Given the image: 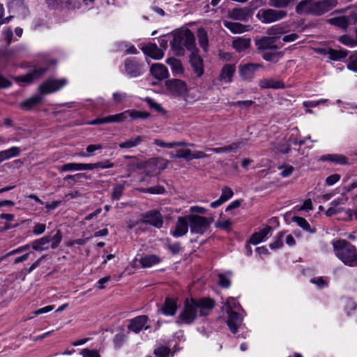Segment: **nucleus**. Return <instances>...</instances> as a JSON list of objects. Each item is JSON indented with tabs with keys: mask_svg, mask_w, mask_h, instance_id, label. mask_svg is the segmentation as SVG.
I'll list each match as a JSON object with an SVG mask.
<instances>
[{
	"mask_svg": "<svg viewBox=\"0 0 357 357\" xmlns=\"http://www.w3.org/2000/svg\"><path fill=\"white\" fill-rule=\"evenodd\" d=\"M229 17L234 20L244 21L248 17V13L244 8H234L229 13Z\"/></svg>",
	"mask_w": 357,
	"mask_h": 357,
	"instance_id": "36",
	"label": "nucleus"
},
{
	"mask_svg": "<svg viewBox=\"0 0 357 357\" xmlns=\"http://www.w3.org/2000/svg\"><path fill=\"white\" fill-rule=\"evenodd\" d=\"M347 68L351 71L357 73V54H352L349 57Z\"/></svg>",
	"mask_w": 357,
	"mask_h": 357,
	"instance_id": "47",
	"label": "nucleus"
},
{
	"mask_svg": "<svg viewBox=\"0 0 357 357\" xmlns=\"http://www.w3.org/2000/svg\"><path fill=\"white\" fill-rule=\"evenodd\" d=\"M188 223L187 216L178 217L176 223L175 229L172 231V234L174 237L184 236L188 231Z\"/></svg>",
	"mask_w": 357,
	"mask_h": 357,
	"instance_id": "16",
	"label": "nucleus"
},
{
	"mask_svg": "<svg viewBox=\"0 0 357 357\" xmlns=\"http://www.w3.org/2000/svg\"><path fill=\"white\" fill-rule=\"evenodd\" d=\"M284 232H283V231H280L278 234L274 242L269 245V247L271 249H273V250L278 249L282 246V245H283L282 238L284 237Z\"/></svg>",
	"mask_w": 357,
	"mask_h": 357,
	"instance_id": "49",
	"label": "nucleus"
},
{
	"mask_svg": "<svg viewBox=\"0 0 357 357\" xmlns=\"http://www.w3.org/2000/svg\"><path fill=\"white\" fill-rule=\"evenodd\" d=\"M51 241L50 236H45L43 238L35 240L31 243V247L33 250L43 251L48 249L47 244Z\"/></svg>",
	"mask_w": 357,
	"mask_h": 357,
	"instance_id": "28",
	"label": "nucleus"
},
{
	"mask_svg": "<svg viewBox=\"0 0 357 357\" xmlns=\"http://www.w3.org/2000/svg\"><path fill=\"white\" fill-rule=\"evenodd\" d=\"M46 226L45 224L38 223L36 224L33 229V234L38 235L43 233L45 230Z\"/></svg>",
	"mask_w": 357,
	"mask_h": 357,
	"instance_id": "63",
	"label": "nucleus"
},
{
	"mask_svg": "<svg viewBox=\"0 0 357 357\" xmlns=\"http://www.w3.org/2000/svg\"><path fill=\"white\" fill-rule=\"evenodd\" d=\"M127 118L128 114L127 110H126L119 114L107 116V121L108 123H122L124 122Z\"/></svg>",
	"mask_w": 357,
	"mask_h": 357,
	"instance_id": "43",
	"label": "nucleus"
},
{
	"mask_svg": "<svg viewBox=\"0 0 357 357\" xmlns=\"http://www.w3.org/2000/svg\"><path fill=\"white\" fill-rule=\"evenodd\" d=\"M68 83V80L65 78L56 79L50 78L45 81L38 87V92L40 95H46L52 93L60 90Z\"/></svg>",
	"mask_w": 357,
	"mask_h": 357,
	"instance_id": "9",
	"label": "nucleus"
},
{
	"mask_svg": "<svg viewBox=\"0 0 357 357\" xmlns=\"http://www.w3.org/2000/svg\"><path fill=\"white\" fill-rule=\"evenodd\" d=\"M228 319L227 325L232 333L237 332L238 327L241 322L240 315L238 312L227 310Z\"/></svg>",
	"mask_w": 357,
	"mask_h": 357,
	"instance_id": "20",
	"label": "nucleus"
},
{
	"mask_svg": "<svg viewBox=\"0 0 357 357\" xmlns=\"http://www.w3.org/2000/svg\"><path fill=\"white\" fill-rule=\"evenodd\" d=\"M197 37H198V41H199V45L204 50H206L208 47V40L207 32L206 31V30L204 28L201 27V28L198 29Z\"/></svg>",
	"mask_w": 357,
	"mask_h": 357,
	"instance_id": "39",
	"label": "nucleus"
},
{
	"mask_svg": "<svg viewBox=\"0 0 357 357\" xmlns=\"http://www.w3.org/2000/svg\"><path fill=\"white\" fill-rule=\"evenodd\" d=\"M190 66L196 74L197 77H200L204 75V63L202 58L197 52L191 53L189 56Z\"/></svg>",
	"mask_w": 357,
	"mask_h": 357,
	"instance_id": "15",
	"label": "nucleus"
},
{
	"mask_svg": "<svg viewBox=\"0 0 357 357\" xmlns=\"http://www.w3.org/2000/svg\"><path fill=\"white\" fill-rule=\"evenodd\" d=\"M166 63L171 67L174 74L181 75L184 72V68L180 60L171 57L167 59Z\"/></svg>",
	"mask_w": 357,
	"mask_h": 357,
	"instance_id": "31",
	"label": "nucleus"
},
{
	"mask_svg": "<svg viewBox=\"0 0 357 357\" xmlns=\"http://www.w3.org/2000/svg\"><path fill=\"white\" fill-rule=\"evenodd\" d=\"M82 178L89 179L90 176L84 173H79L75 175H67L65 176L64 180H73L74 182H80Z\"/></svg>",
	"mask_w": 357,
	"mask_h": 357,
	"instance_id": "52",
	"label": "nucleus"
},
{
	"mask_svg": "<svg viewBox=\"0 0 357 357\" xmlns=\"http://www.w3.org/2000/svg\"><path fill=\"white\" fill-rule=\"evenodd\" d=\"M231 222L229 220H227L225 221H218L215 223V227L218 228H221L225 230H229L231 227Z\"/></svg>",
	"mask_w": 357,
	"mask_h": 357,
	"instance_id": "61",
	"label": "nucleus"
},
{
	"mask_svg": "<svg viewBox=\"0 0 357 357\" xmlns=\"http://www.w3.org/2000/svg\"><path fill=\"white\" fill-rule=\"evenodd\" d=\"M142 221L156 228H161L163 225V219L161 213L158 211H151L142 215Z\"/></svg>",
	"mask_w": 357,
	"mask_h": 357,
	"instance_id": "12",
	"label": "nucleus"
},
{
	"mask_svg": "<svg viewBox=\"0 0 357 357\" xmlns=\"http://www.w3.org/2000/svg\"><path fill=\"white\" fill-rule=\"evenodd\" d=\"M261 63H248L239 66V74L244 79H251L258 68H262Z\"/></svg>",
	"mask_w": 357,
	"mask_h": 357,
	"instance_id": "14",
	"label": "nucleus"
},
{
	"mask_svg": "<svg viewBox=\"0 0 357 357\" xmlns=\"http://www.w3.org/2000/svg\"><path fill=\"white\" fill-rule=\"evenodd\" d=\"M192 151L190 149H179L176 154H171L172 158H183L188 161L191 160Z\"/></svg>",
	"mask_w": 357,
	"mask_h": 357,
	"instance_id": "44",
	"label": "nucleus"
},
{
	"mask_svg": "<svg viewBox=\"0 0 357 357\" xmlns=\"http://www.w3.org/2000/svg\"><path fill=\"white\" fill-rule=\"evenodd\" d=\"M223 24L233 33H242L249 30V26L243 25L238 22H232L225 20L223 22Z\"/></svg>",
	"mask_w": 357,
	"mask_h": 357,
	"instance_id": "24",
	"label": "nucleus"
},
{
	"mask_svg": "<svg viewBox=\"0 0 357 357\" xmlns=\"http://www.w3.org/2000/svg\"><path fill=\"white\" fill-rule=\"evenodd\" d=\"M294 1L295 0H269V5L277 8H284Z\"/></svg>",
	"mask_w": 357,
	"mask_h": 357,
	"instance_id": "46",
	"label": "nucleus"
},
{
	"mask_svg": "<svg viewBox=\"0 0 357 357\" xmlns=\"http://www.w3.org/2000/svg\"><path fill=\"white\" fill-rule=\"evenodd\" d=\"M241 145H243V143L241 142H234L228 146H224V147H219V148H207L206 151L213 152L215 153H220L223 152H231L234 151L236 149H239Z\"/></svg>",
	"mask_w": 357,
	"mask_h": 357,
	"instance_id": "30",
	"label": "nucleus"
},
{
	"mask_svg": "<svg viewBox=\"0 0 357 357\" xmlns=\"http://www.w3.org/2000/svg\"><path fill=\"white\" fill-rule=\"evenodd\" d=\"M144 139V137L141 135H137L135 137L127 139L119 144V146L121 149H130L137 146Z\"/></svg>",
	"mask_w": 357,
	"mask_h": 357,
	"instance_id": "33",
	"label": "nucleus"
},
{
	"mask_svg": "<svg viewBox=\"0 0 357 357\" xmlns=\"http://www.w3.org/2000/svg\"><path fill=\"white\" fill-rule=\"evenodd\" d=\"M190 231L194 234H203L213 222V218H208L199 215H187Z\"/></svg>",
	"mask_w": 357,
	"mask_h": 357,
	"instance_id": "4",
	"label": "nucleus"
},
{
	"mask_svg": "<svg viewBox=\"0 0 357 357\" xmlns=\"http://www.w3.org/2000/svg\"><path fill=\"white\" fill-rule=\"evenodd\" d=\"M321 161H330L335 164L348 165V158L341 154H327L320 158Z\"/></svg>",
	"mask_w": 357,
	"mask_h": 357,
	"instance_id": "22",
	"label": "nucleus"
},
{
	"mask_svg": "<svg viewBox=\"0 0 357 357\" xmlns=\"http://www.w3.org/2000/svg\"><path fill=\"white\" fill-rule=\"evenodd\" d=\"M141 192H148L150 194H162L165 192V188L161 185H156L148 188H142L140 190Z\"/></svg>",
	"mask_w": 357,
	"mask_h": 357,
	"instance_id": "50",
	"label": "nucleus"
},
{
	"mask_svg": "<svg viewBox=\"0 0 357 357\" xmlns=\"http://www.w3.org/2000/svg\"><path fill=\"white\" fill-rule=\"evenodd\" d=\"M169 352V349L166 347H160L154 350V354L158 357H166Z\"/></svg>",
	"mask_w": 357,
	"mask_h": 357,
	"instance_id": "57",
	"label": "nucleus"
},
{
	"mask_svg": "<svg viewBox=\"0 0 357 357\" xmlns=\"http://www.w3.org/2000/svg\"><path fill=\"white\" fill-rule=\"evenodd\" d=\"M261 89H282L284 85L282 82L273 79H263L259 82Z\"/></svg>",
	"mask_w": 357,
	"mask_h": 357,
	"instance_id": "26",
	"label": "nucleus"
},
{
	"mask_svg": "<svg viewBox=\"0 0 357 357\" xmlns=\"http://www.w3.org/2000/svg\"><path fill=\"white\" fill-rule=\"evenodd\" d=\"M280 169H282L280 174L282 177H287L290 176L294 171V167L291 165L282 166L280 167Z\"/></svg>",
	"mask_w": 357,
	"mask_h": 357,
	"instance_id": "59",
	"label": "nucleus"
},
{
	"mask_svg": "<svg viewBox=\"0 0 357 357\" xmlns=\"http://www.w3.org/2000/svg\"><path fill=\"white\" fill-rule=\"evenodd\" d=\"M176 310V301L174 298H167L160 310L165 315H174Z\"/></svg>",
	"mask_w": 357,
	"mask_h": 357,
	"instance_id": "23",
	"label": "nucleus"
},
{
	"mask_svg": "<svg viewBox=\"0 0 357 357\" xmlns=\"http://www.w3.org/2000/svg\"><path fill=\"white\" fill-rule=\"evenodd\" d=\"M251 39L249 38L238 37L232 42V47L238 52H241L250 47Z\"/></svg>",
	"mask_w": 357,
	"mask_h": 357,
	"instance_id": "21",
	"label": "nucleus"
},
{
	"mask_svg": "<svg viewBox=\"0 0 357 357\" xmlns=\"http://www.w3.org/2000/svg\"><path fill=\"white\" fill-rule=\"evenodd\" d=\"M126 73L132 77H136L143 73L142 64L135 59H127L125 61Z\"/></svg>",
	"mask_w": 357,
	"mask_h": 357,
	"instance_id": "13",
	"label": "nucleus"
},
{
	"mask_svg": "<svg viewBox=\"0 0 357 357\" xmlns=\"http://www.w3.org/2000/svg\"><path fill=\"white\" fill-rule=\"evenodd\" d=\"M261 57L267 61L276 62L275 59H280L283 56L282 52H268V50L260 52Z\"/></svg>",
	"mask_w": 357,
	"mask_h": 357,
	"instance_id": "41",
	"label": "nucleus"
},
{
	"mask_svg": "<svg viewBox=\"0 0 357 357\" xmlns=\"http://www.w3.org/2000/svg\"><path fill=\"white\" fill-rule=\"evenodd\" d=\"M182 45L185 46L191 53L197 52L195 46V38L193 33L189 30L185 33H180L175 36L172 42V46L175 48H181Z\"/></svg>",
	"mask_w": 357,
	"mask_h": 357,
	"instance_id": "6",
	"label": "nucleus"
},
{
	"mask_svg": "<svg viewBox=\"0 0 357 357\" xmlns=\"http://www.w3.org/2000/svg\"><path fill=\"white\" fill-rule=\"evenodd\" d=\"M286 32L285 29L280 25H275L266 30V33L268 37H275V41L279 38V37Z\"/></svg>",
	"mask_w": 357,
	"mask_h": 357,
	"instance_id": "37",
	"label": "nucleus"
},
{
	"mask_svg": "<svg viewBox=\"0 0 357 357\" xmlns=\"http://www.w3.org/2000/svg\"><path fill=\"white\" fill-rule=\"evenodd\" d=\"M337 0H302L296 6L298 15L321 16L337 6Z\"/></svg>",
	"mask_w": 357,
	"mask_h": 357,
	"instance_id": "2",
	"label": "nucleus"
},
{
	"mask_svg": "<svg viewBox=\"0 0 357 357\" xmlns=\"http://www.w3.org/2000/svg\"><path fill=\"white\" fill-rule=\"evenodd\" d=\"M160 261V258L155 255H146L139 259V263L143 268H149Z\"/></svg>",
	"mask_w": 357,
	"mask_h": 357,
	"instance_id": "34",
	"label": "nucleus"
},
{
	"mask_svg": "<svg viewBox=\"0 0 357 357\" xmlns=\"http://www.w3.org/2000/svg\"><path fill=\"white\" fill-rule=\"evenodd\" d=\"M239 306V303L234 298H229L225 302L226 312L227 310L232 311V309H236Z\"/></svg>",
	"mask_w": 357,
	"mask_h": 357,
	"instance_id": "54",
	"label": "nucleus"
},
{
	"mask_svg": "<svg viewBox=\"0 0 357 357\" xmlns=\"http://www.w3.org/2000/svg\"><path fill=\"white\" fill-rule=\"evenodd\" d=\"M142 52L151 58L159 60L164 56V52L158 47L156 44L150 43L142 48Z\"/></svg>",
	"mask_w": 357,
	"mask_h": 357,
	"instance_id": "17",
	"label": "nucleus"
},
{
	"mask_svg": "<svg viewBox=\"0 0 357 357\" xmlns=\"http://www.w3.org/2000/svg\"><path fill=\"white\" fill-rule=\"evenodd\" d=\"M218 278V284L220 286H221L223 288H227L230 286L231 282L229 279L225 276L223 274H219Z\"/></svg>",
	"mask_w": 357,
	"mask_h": 357,
	"instance_id": "58",
	"label": "nucleus"
},
{
	"mask_svg": "<svg viewBox=\"0 0 357 357\" xmlns=\"http://www.w3.org/2000/svg\"><path fill=\"white\" fill-rule=\"evenodd\" d=\"M215 306L214 300L208 298L186 300L179 319L185 324H192L198 316H208Z\"/></svg>",
	"mask_w": 357,
	"mask_h": 357,
	"instance_id": "1",
	"label": "nucleus"
},
{
	"mask_svg": "<svg viewBox=\"0 0 357 357\" xmlns=\"http://www.w3.org/2000/svg\"><path fill=\"white\" fill-rule=\"evenodd\" d=\"M20 149L16 146H13L7 150L0 151V163L5 160L18 156L20 153Z\"/></svg>",
	"mask_w": 357,
	"mask_h": 357,
	"instance_id": "32",
	"label": "nucleus"
},
{
	"mask_svg": "<svg viewBox=\"0 0 357 357\" xmlns=\"http://www.w3.org/2000/svg\"><path fill=\"white\" fill-rule=\"evenodd\" d=\"M291 220L296 222L298 226L301 227L303 230L308 231L310 233H314L315 231L311 229L310 224L307 222V220L299 216H294Z\"/></svg>",
	"mask_w": 357,
	"mask_h": 357,
	"instance_id": "42",
	"label": "nucleus"
},
{
	"mask_svg": "<svg viewBox=\"0 0 357 357\" xmlns=\"http://www.w3.org/2000/svg\"><path fill=\"white\" fill-rule=\"evenodd\" d=\"M168 164V161L162 158H151L146 162L144 168L146 169V175L153 176L157 168L160 170L165 169Z\"/></svg>",
	"mask_w": 357,
	"mask_h": 357,
	"instance_id": "11",
	"label": "nucleus"
},
{
	"mask_svg": "<svg viewBox=\"0 0 357 357\" xmlns=\"http://www.w3.org/2000/svg\"><path fill=\"white\" fill-rule=\"evenodd\" d=\"M234 195V192L229 187H225L222 190L221 194V199L223 200V202H227L228 199H229Z\"/></svg>",
	"mask_w": 357,
	"mask_h": 357,
	"instance_id": "56",
	"label": "nucleus"
},
{
	"mask_svg": "<svg viewBox=\"0 0 357 357\" xmlns=\"http://www.w3.org/2000/svg\"><path fill=\"white\" fill-rule=\"evenodd\" d=\"M151 75L158 80H162L168 77L169 73L167 68L162 64L155 63L151 66Z\"/></svg>",
	"mask_w": 357,
	"mask_h": 357,
	"instance_id": "19",
	"label": "nucleus"
},
{
	"mask_svg": "<svg viewBox=\"0 0 357 357\" xmlns=\"http://www.w3.org/2000/svg\"><path fill=\"white\" fill-rule=\"evenodd\" d=\"M339 40L345 45L354 47L357 45V40L352 38L351 36L344 35L340 37Z\"/></svg>",
	"mask_w": 357,
	"mask_h": 357,
	"instance_id": "51",
	"label": "nucleus"
},
{
	"mask_svg": "<svg viewBox=\"0 0 357 357\" xmlns=\"http://www.w3.org/2000/svg\"><path fill=\"white\" fill-rule=\"evenodd\" d=\"M149 318L147 315H139L128 320L127 328L130 333H139L150 329Z\"/></svg>",
	"mask_w": 357,
	"mask_h": 357,
	"instance_id": "7",
	"label": "nucleus"
},
{
	"mask_svg": "<svg viewBox=\"0 0 357 357\" xmlns=\"http://www.w3.org/2000/svg\"><path fill=\"white\" fill-rule=\"evenodd\" d=\"M340 179V176L337 174H332L326 178V183L328 185H332Z\"/></svg>",
	"mask_w": 357,
	"mask_h": 357,
	"instance_id": "62",
	"label": "nucleus"
},
{
	"mask_svg": "<svg viewBox=\"0 0 357 357\" xmlns=\"http://www.w3.org/2000/svg\"><path fill=\"white\" fill-rule=\"evenodd\" d=\"M124 191V185L119 184L116 185L113 188V192L111 195V199L112 200H119L121 195H123Z\"/></svg>",
	"mask_w": 357,
	"mask_h": 357,
	"instance_id": "48",
	"label": "nucleus"
},
{
	"mask_svg": "<svg viewBox=\"0 0 357 357\" xmlns=\"http://www.w3.org/2000/svg\"><path fill=\"white\" fill-rule=\"evenodd\" d=\"M82 163H67L59 167L61 172L68 171H82Z\"/></svg>",
	"mask_w": 357,
	"mask_h": 357,
	"instance_id": "45",
	"label": "nucleus"
},
{
	"mask_svg": "<svg viewBox=\"0 0 357 357\" xmlns=\"http://www.w3.org/2000/svg\"><path fill=\"white\" fill-rule=\"evenodd\" d=\"M145 101L147 102V104L151 108H153L159 112L165 113V110L160 106V105L155 102L152 98H146L145 99Z\"/></svg>",
	"mask_w": 357,
	"mask_h": 357,
	"instance_id": "55",
	"label": "nucleus"
},
{
	"mask_svg": "<svg viewBox=\"0 0 357 357\" xmlns=\"http://www.w3.org/2000/svg\"><path fill=\"white\" fill-rule=\"evenodd\" d=\"M287 15V12L284 10H275L273 8H261L257 17L264 24H271L282 20Z\"/></svg>",
	"mask_w": 357,
	"mask_h": 357,
	"instance_id": "5",
	"label": "nucleus"
},
{
	"mask_svg": "<svg viewBox=\"0 0 357 357\" xmlns=\"http://www.w3.org/2000/svg\"><path fill=\"white\" fill-rule=\"evenodd\" d=\"M235 66L231 64H226L223 66L220 79L221 80L225 81V82H231L232 80V77L235 72Z\"/></svg>",
	"mask_w": 357,
	"mask_h": 357,
	"instance_id": "27",
	"label": "nucleus"
},
{
	"mask_svg": "<svg viewBox=\"0 0 357 357\" xmlns=\"http://www.w3.org/2000/svg\"><path fill=\"white\" fill-rule=\"evenodd\" d=\"M167 91L174 96L183 97L188 92L189 89L185 82L179 79H172L165 82Z\"/></svg>",
	"mask_w": 357,
	"mask_h": 357,
	"instance_id": "8",
	"label": "nucleus"
},
{
	"mask_svg": "<svg viewBox=\"0 0 357 357\" xmlns=\"http://www.w3.org/2000/svg\"><path fill=\"white\" fill-rule=\"evenodd\" d=\"M333 246L336 256L345 265H357V250L354 245L346 240H338L333 242Z\"/></svg>",
	"mask_w": 357,
	"mask_h": 357,
	"instance_id": "3",
	"label": "nucleus"
},
{
	"mask_svg": "<svg viewBox=\"0 0 357 357\" xmlns=\"http://www.w3.org/2000/svg\"><path fill=\"white\" fill-rule=\"evenodd\" d=\"M271 227L266 226L265 228L262 229L259 231L254 233L251 236L249 242L255 245L259 243L264 239V238L267 236V235L271 232Z\"/></svg>",
	"mask_w": 357,
	"mask_h": 357,
	"instance_id": "25",
	"label": "nucleus"
},
{
	"mask_svg": "<svg viewBox=\"0 0 357 357\" xmlns=\"http://www.w3.org/2000/svg\"><path fill=\"white\" fill-rule=\"evenodd\" d=\"M310 282L313 284H317L319 288L327 285L326 281L324 280L321 277L312 278L310 280Z\"/></svg>",
	"mask_w": 357,
	"mask_h": 357,
	"instance_id": "64",
	"label": "nucleus"
},
{
	"mask_svg": "<svg viewBox=\"0 0 357 357\" xmlns=\"http://www.w3.org/2000/svg\"><path fill=\"white\" fill-rule=\"evenodd\" d=\"M83 357H100L98 352L96 350H90L88 349H83L81 352Z\"/></svg>",
	"mask_w": 357,
	"mask_h": 357,
	"instance_id": "60",
	"label": "nucleus"
},
{
	"mask_svg": "<svg viewBox=\"0 0 357 357\" xmlns=\"http://www.w3.org/2000/svg\"><path fill=\"white\" fill-rule=\"evenodd\" d=\"M255 45L259 53L266 51L278 50V47L275 45V37L261 36L255 40Z\"/></svg>",
	"mask_w": 357,
	"mask_h": 357,
	"instance_id": "10",
	"label": "nucleus"
},
{
	"mask_svg": "<svg viewBox=\"0 0 357 357\" xmlns=\"http://www.w3.org/2000/svg\"><path fill=\"white\" fill-rule=\"evenodd\" d=\"M128 117L131 119H145L150 116V113L145 111L135 110V109H128L127 110Z\"/></svg>",
	"mask_w": 357,
	"mask_h": 357,
	"instance_id": "40",
	"label": "nucleus"
},
{
	"mask_svg": "<svg viewBox=\"0 0 357 357\" xmlns=\"http://www.w3.org/2000/svg\"><path fill=\"white\" fill-rule=\"evenodd\" d=\"M328 22L331 24L344 30H346L349 25V21L347 16L333 17L328 20Z\"/></svg>",
	"mask_w": 357,
	"mask_h": 357,
	"instance_id": "35",
	"label": "nucleus"
},
{
	"mask_svg": "<svg viewBox=\"0 0 357 357\" xmlns=\"http://www.w3.org/2000/svg\"><path fill=\"white\" fill-rule=\"evenodd\" d=\"M348 55V51L346 50H334L331 49L329 52V59L332 61H340L346 58Z\"/></svg>",
	"mask_w": 357,
	"mask_h": 357,
	"instance_id": "38",
	"label": "nucleus"
},
{
	"mask_svg": "<svg viewBox=\"0 0 357 357\" xmlns=\"http://www.w3.org/2000/svg\"><path fill=\"white\" fill-rule=\"evenodd\" d=\"M43 100V95L34 96L29 99H26L21 103V107L26 110H29L33 107L40 104Z\"/></svg>",
	"mask_w": 357,
	"mask_h": 357,
	"instance_id": "29",
	"label": "nucleus"
},
{
	"mask_svg": "<svg viewBox=\"0 0 357 357\" xmlns=\"http://www.w3.org/2000/svg\"><path fill=\"white\" fill-rule=\"evenodd\" d=\"M62 239V234L60 230H57L56 234L51 237V241H52L51 244V248L55 249L56 248L59 243H61Z\"/></svg>",
	"mask_w": 357,
	"mask_h": 357,
	"instance_id": "53",
	"label": "nucleus"
},
{
	"mask_svg": "<svg viewBox=\"0 0 357 357\" xmlns=\"http://www.w3.org/2000/svg\"><path fill=\"white\" fill-rule=\"evenodd\" d=\"M47 68H40L34 70L32 73H28L22 76H18L15 78L17 82H23L27 84L31 83L34 79L40 77L46 71Z\"/></svg>",
	"mask_w": 357,
	"mask_h": 357,
	"instance_id": "18",
	"label": "nucleus"
}]
</instances>
